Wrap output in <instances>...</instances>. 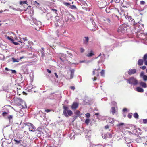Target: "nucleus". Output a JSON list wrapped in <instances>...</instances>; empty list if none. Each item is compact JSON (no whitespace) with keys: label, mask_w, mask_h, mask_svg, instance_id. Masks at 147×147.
Wrapping results in <instances>:
<instances>
[{"label":"nucleus","mask_w":147,"mask_h":147,"mask_svg":"<svg viewBox=\"0 0 147 147\" xmlns=\"http://www.w3.org/2000/svg\"><path fill=\"white\" fill-rule=\"evenodd\" d=\"M119 11L118 9H116L114 11V13L112 15V16L113 18H115L116 17L117 18V19L119 20V17L117 16V15L119 14Z\"/></svg>","instance_id":"0eeeda50"},{"label":"nucleus","mask_w":147,"mask_h":147,"mask_svg":"<svg viewBox=\"0 0 147 147\" xmlns=\"http://www.w3.org/2000/svg\"><path fill=\"white\" fill-rule=\"evenodd\" d=\"M145 3V2L144 1H141L140 2V4L141 5H144Z\"/></svg>","instance_id":"09e8293b"},{"label":"nucleus","mask_w":147,"mask_h":147,"mask_svg":"<svg viewBox=\"0 0 147 147\" xmlns=\"http://www.w3.org/2000/svg\"><path fill=\"white\" fill-rule=\"evenodd\" d=\"M51 11H53L54 13L57 15H58L57 10L56 9H51Z\"/></svg>","instance_id":"a19ab883"},{"label":"nucleus","mask_w":147,"mask_h":147,"mask_svg":"<svg viewBox=\"0 0 147 147\" xmlns=\"http://www.w3.org/2000/svg\"><path fill=\"white\" fill-rule=\"evenodd\" d=\"M140 84L141 86H142L143 88H146L147 87V85L146 83L141 82H140Z\"/></svg>","instance_id":"f3484780"},{"label":"nucleus","mask_w":147,"mask_h":147,"mask_svg":"<svg viewBox=\"0 0 147 147\" xmlns=\"http://www.w3.org/2000/svg\"><path fill=\"white\" fill-rule=\"evenodd\" d=\"M94 55V52L92 51L91 50L89 53H88L86 55V56L88 57H91Z\"/></svg>","instance_id":"2eb2a0df"},{"label":"nucleus","mask_w":147,"mask_h":147,"mask_svg":"<svg viewBox=\"0 0 147 147\" xmlns=\"http://www.w3.org/2000/svg\"><path fill=\"white\" fill-rule=\"evenodd\" d=\"M143 59L144 61H146L147 59V54H145L143 57Z\"/></svg>","instance_id":"c756f323"},{"label":"nucleus","mask_w":147,"mask_h":147,"mask_svg":"<svg viewBox=\"0 0 147 147\" xmlns=\"http://www.w3.org/2000/svg\"><path fill=\"white\" fill-rule=\"evenodd\" d=\"M17 94L19 95H20L22 93V90H21L20 88H17Z\"/></svg>","instance_id":"aec40b11"},{"label":"nucleus","mask_w":147,"mask_h":147,"mask_svg":"<svg viewBox=\"0 0 147 147\" xmlns=\"http://www.w3.org/2000/svg\"><path fill=\"white\" fill-rule=\"evenodd\" d=\"M24 135H27L28 136H29V134L28 132L25 131H24Z\"/></svg>","instance_id":"79ce46f5"},{"label":"nucleus","mask_w":147,"mask_h":147,"mask_svg":"<svg viewBox=\"0 0 147 147\" xmlns=\"http://www.w3.org/2000/svg\"><path fill=\"white\" fill-rule=\"evenodd\" d=\"M63 114L65 117H68L69 116H71L73 115L72 111L71 110H69L68 107L64 105L63 106Z\"/></svg>","instance_id":"f257e3e1"},{"label":"nucleus","mask_w":147,"mask_h":147,"mask_svg":"<svg viewBox=\"0 0 147 147\" xmlns=\"http://www.w3.org/2000/svg\"><path fill=\"white\" fill-rule=\"evenodd\" d=\"M143 122L144 124L147 123V119H143Z\"/></svg>","instance_id":"4c0bfd02"},{"label":"nucleus","mask_w":147,"mask_h":147,"mask_svg":"<svg viewBox=\"0 0 147 147\" xmlns=\"http://www.w3.org/2000/svg\"><path fill=\"white\" fill-rule=\"evenodd\" d=\"M97 79V78L96 77H95L93 78V80L94 81H96V80Z\"/></svg>","instance_id":"69168bd1"},{"label":"nucleus","mask_w":147,"mask_h":147,"mask_svg":"<svg viewBox=\"0 0 147 147\" xmlns=\"http://www.w3.org/2000/svg\"><path fill=\"white\" fill-rule=\"evenodd\" d=\"M129 26L127 24H122L120 26V28H121L120 32H121V33H122L123 34L125 33L127 29V28Z\"/></svg>","instance_id":"20e7f679"},{"label":"nucleus","mask_w":147,"mask_h":147,"mask_svg":"<svg viewBox=\"0 0 147 147\" xmlns=\"http://www.w3.org/2000/svg\"><path fill=\"white\" fill-rule=\"evenodd\" d=\"M54 74L55 75V76H56V77L57 78H58V75L56 73H54Z\"/></svg>","instance_id":"680f3d73"},{"label":"nucleus","mask_w":147,"mask_h":147,"mask_svg":"<svg viewBox=\"0 0 147 147\" xmlns=\"http://www.w3.org/2000/svg\"><path fill=\"white\" fill-rule=\"evenodd\" d=\"M27 1L26 0L24 1H21L20 2V5H23L24 4H26L27 5L28 4H27Z\"/></svg>","instance_id":"7c9ffc66"},{"label":"nucleus","mask_w":147,"mask_h":147,"mask_svg":"<svg viewBox=\"0 0 147 147\" xmlns=\"http://www.w3.org/2000/svg\"><path fill=\"white\" fill-rule=\"evenodd\" d=\"M134 117L136 119H138L139 118V115L137 113H135L133 115Z\"/></svg>","instance_id":"a878e982"},{"label":"nucleus","mask_w":147,"mask_h":147,"mask_svg":"<svg viewBox=\"0 0 147 147\" xmlns=\"http://www.w3.org/2000/svg\"><path fill=\"white\" fill-rule=\"evenodd\" d=\"M90 119L88 118L86 119L85 121V123L87 125H88L90 121Z\"/></svg>","instance_id":"c85d7f7f"},{"label":"nucleus","mask_w":147,"mask_h":147,"mask_svg":"<svg viewBox=\"0 0 147 147\" xmlns=\"http://www.w3.org/2000/svg\"><path fill=\"white\" fill-rule=\"evenodd\" d=\"M143 63V60L142 59H139L138 61V64L139 66L142 65Z\"/></svg>","instance_id":"a211bd4d"},{"label":"nucleus","mask_w":147,"mask_h":147,"mask_svg":"<svg viewBox=\"0 0 147 147\" xmlns=\"http://www.w3.org/2000/svg\"><path fill=\"white\" fill-rule=\"evenodd\" d=\"M47 71L48 72L49 74H51V70H50L49 69H47Z\"/></svg>","instance_id":"bf43d9fd"},{"label":"nucleus","mask_w":147,"mask_h":147,"mask_svg":"<svg viewBox=\"0 0 147 147\" xmlns=\"http://www.w3.org/2000/svg\"><path fill=\"white\" fill-rule=\"evenodd\" d=\"M5 37L7 39H8L9 40L11 41L12 42H13L14 41V40L13 39V37L11 36H7V35H5Z\"/></svg>","instance_id":"dca6fc26"},{"label":"nucleus","mask_w":147,"mask_h":147,"mask_svg":"<svg viewBox=\"0 0 147 147\" xmlns=\"http://www.w3.org/2000/svg\"><path fill=\"white\" fill-rule=\"evenodd\" d=\"M79 106L78 103L76 102H74L71 106V109L73 110H75L77 109Z\"/></svg>","instance_id":"6e6552de"},{"label":"nucleus","mask_w":147,"mask_h":147,"mask_svg":"<svg viewBox=\"0 0 147 147\" xmlns=\"http://www.w3.org/2000/svg\"><path fill=\"white\" fill-rule=\"evenodd\" d=\"M104 127L105 129H107L109 128V127L108 125H107L106 126H105Z\"/></svg>","instance_id":"603ef678"},{"label":"nucleus","mask_w":147,"mask_h":147,"mask_svg":"<svg viewBox=\"0 0 147 147\" xmlns=\"http://www.w3.org/2000/svg\"><path fill=\"white\" fill-rule=\"evenodd\" d=\"M136 141L138 143H140L141 142V138L140 137H138L136 139Z\"/></svg>","instance_id":"bb28decb"},{"label":"nucleus","mask_w":147,"mask_h":147,"mask_svg":"<svg viewBox=\"0 0 147 147\" xmlns=\"http://www.w3.org/2000/svg\"><path fill=\"white\" fill-rule=\"evenodd\" d=\"M123 116L124 117H126V114L125 113L123 112Z\"/></svg>","instance_id":"e2e57ef3"},{"label":"nucleus","mask_w":147,"mask_h":147,"mask_svg":"<svg viewBox=\"0 0 147 147\" xmlns=\"http://www.w3.org/2000/svg\"><path fill=\"white\" fill-rule=\"evenodd\" d=\"M28 43L30 45H32L33 44V42L32 41H28Z\"/></svg>","instance_id":"3c124183"},{"label":"nucleus","mask_w":147,"mask_h":147,"mask_svg":"<svg viewBox=\"0 0 147 147\" xmlns=\"http://www.w3.org/2000/svg\"><path fill=\"white\" fill-rule=\"evenodd\" d=\"M98 6L100 8H104L107 5L106 0H100L98 2Z\"/></svg>","instance_id":"39448f33"},{"label":"nucleus","mask_w":147,"mask_h":147,"mask_svg":"<svg viewBox=\"0 0 147 147\" xmlns=\"http://www.w3.org/2000/svg\"><path fill=\"white\" fill-rule=\"evenodd\" d=\"M136 90L138 92H144V90L140 87H138L136 88Z\"/></svg>","instance_id":"6ab92c4d"},{"label":"nucleus","mask_w":147,"mask_h":147,"mask_svg":"<svg viewBox=\"0 0 147 147\" xmlns=\"http://www.w3.org/2000/svg\"><path fill=\"white\" fill-rule=\"evenodd\" d=\"M144 31L143 30H141V29H139L137 31V33L138 34H139V33H140V34H143L144 36L146 37V38L145 39L146 40H147V33L144 34L143 33Z\"/></svg>","instance_id":"1a4fd4ad"},{"label":"nucleus","mask_w":147,"mask_h":147,"mask_svg":"<svg viewBox=\"0 0 147 147\" xmlns=\"http://www.w3.org/2000/svg\"><path fill=\"white\" fill-rule=\"evenodd\" d=\"M74 73V70H71V74L70 75V78H73Z\"/></svg>","instance_id":"cd10ccee"},{"label":"nucleus","mask_w":147,"mask_h":147,"mask_svg":"<svg viewBox=\"0 0 147 147\" xmlns=\"http://www.w3.org/2000/svg\"><path fill=\"white\" fill-rule=\"evenodd\" d=\"M104 20L106 21V22L108 24H110L111 22L109 18H107L106 19V20Z\"/></svg>","instance_id":"473e14b6"},{"label":"nucleus","mask_w":147,"mask_h":147,"mask_svg":"<svg viewBox=\"0 0 147 147\" xmlns=\"http://www.w3.org/2000/svg\"><path fill=\"white\" fill-rule=\"evenodd\" d=\"M68 55L70 57H72V54L71 53H68Z\"/></svg>","instance_id":"0e129e2a"},{"label":"nucleus","mask_w":147,"mask_h":147,"mask_svg":"<svg viewBox=\"0 0 147 147\" xmlns=\"http://www.w3.org/2000/svg\"><path fill=\"white\" fill-rule=\"evenodd\" d=\"M144 75V72H141L140 73V76L142 78Z\"/></svg>","instance_id":"ea45409f"},{"label":"nucleus","mask_w":147,"mask_h":147,"mask_svg":"<svg viewBox=\"0 0 147 147\" xmlns=\"http://www.w3.org/2000/svg\"><path fill=\"white\" fill-rule=\"evenodd\" d=\"M124 140H125V143L127 144V146H128L129 147H130V144L131 143V141L130 140H129V139L128 138H124Z\"/></svg>","instance_id":"ddd939ff"},{"label":"nucleus","mask_w":147,"mask_h":147,"mask_svg":"<svg viewBox=\"0 0 147 147\" xmlns=\"http://www.w3.org/2000/svg\"><path fill=\"white\" fill-rule=\"evenodd\" d=\"M69 7L72 9H74L75 8H76V7L74 5H70V6Z\"/></svg>","instance_id":"37998d69"},{"label":"nucleus","mask_w":147,"mask_h":147,"mask_svg":"<svg viewBox=\"0 0 147 147\" xmlns=\"http://www.w3.org/2000/svg\"><path fill=\"white\" fill-rule=\"evenodd\" d=\"M70 88L73 90H74L75 88V87L74 86H71L70 87Z\"/></svg>","instance_id":"5fc2aeb1"},{"label":"nucleus","mask_w":147,"mask_h":147,"mask_svg":"<svg viewBox=\"0 0 147 147\" xmlns=\"http://www.w3.org/2000/svg\"><path fill=\"white\" fill-rule=\"evenodd\" d=\"M105 73L104 71L103 70H102L100 72V74L102 76H103Z\"/></svg>","instance_id":"c03bdc74"},{"label":"nucleus","mask_w":147,"mask_h":147,"mask_svg":"<svg viewBox=\"0 0 147 147\" xmlns=\"http://www.w3.org/2000/svg\"><path fill=\"white\" fill-rule=\"evenodd\" d=\"M12 73H14V74H16V70H11Z\"/></svg>","instance_id":"4d7b16f0"},{"label":"nucleus","mask_w":147,"mask_h":147,"mask_svg":"<svg viewBox=\"0 0 147 147\" xmlns=\"http://www.w3.org/2000/svg\"><path fill=\"white\" fill-rule=\"evenodd\" d=\"M140 68L142 69L143 70H144L146 69V66H143L142 67H141Z\"/></svg>","instance_id":"de8ad7c7"},{"label":"nucleus","mask_w":147,"mask_h":147,"mask_svg":"<svg viewBox=\"0 0 147 147\" xmlns=\"http://www.w3.org/2000/svg\"><path fill=\"white\" fill-rule=\"evenodd\" d=\"M89 40V38L88 37H85L84 39H83V44L85 45H88Z\"/></svg>","instance_id":"f8f14e48"},{"label":"nucleus","mask_w":147,"mask_h":147,"mask_svg":"<svg viewBox=\"0 0 147 147\" xmlns=\"http://www.w3.org/2000/svg\"><path fill=\"white\" fill-rule=\"evenodd\" d=\"M85 50L83 48H81L80 49V51L81 53H82L84 52Z\"/></svg>","instance_id":"8fccbe9b"},{"label":"nucleus","mask_w":147,"mask_h":147,"mask_svg":"<svg viewBox=\"0 0 147 147\" xmlns=\"http://www.w3.org/2000/svg\"><path fill=\"white\" fill-rule=\"evenodd\" d=\"M14 140L15 142V144L17 145H18L19 144H20L22 142V141L20 140H17L15 139H14Z\"/></svg>","instance_id":"412c9836"},{"label":"nucleus","mask_w":147,"mask_h":147,"mask_svg":"<svg viewBox=\"0 0 147 147\" xmlns=\"http://www.w3.org/2000/svg\"><path fill=\"white\" fill-rule=\"evenodd\" d=\"M7 117L8 119L9 120H10L13 117H12V116L11 115H9L7 116Z\"/></svg>","instance_id":"58836bf2"},{"label":"nucleus","mask_w":147,"mask_h":147,"mask_svg":"<svg viewBox=\"0 0 147 147\" xmlns=\"http://www.w3.org/2000/svg\"><path fill=\"white\" fill-rule=\"evenodd\" d=\"M102 137L105 139H107L108 138H111L112 136L110 133H107V134H103L102 135Z\"/></svg>","instance_id":"423d86ee"},{"label":"nucleus","mask_w":147,"mask_h":147,"mask_svg":"<svg viewBox=\"0 0 147 147\" xmlns=\"http://www.w3.org/2000/svg\"><path fill=\"white\" fill-rule=\"evenodd\" d=\"M129 22H134V24H135L134 20L133 19L131 16H129V19L128 20Z\"/></svg>","instance_id":"393cba45"},{"label":"nucleus","mask_w":147,"mask_h":147,"mask_svg":"<svg viewBox=\"0 0 147 147\" xmlns=\"http://www.w3.org/2000/svg\"><path fill=\"white\" fill-rule=\"evenodd\" d=\"M111 111L112 114H114L116 112V109L114 107H112L111 108Z\"/></svg>","instance_id":"5701e85b"},{"label":"nucleus","mask_w":147,"mask_h":147,"mask_svg":"<svg viewBox=\"0 0 147 147\" xmlns=\"http://www.w3.org/2000/svg\"><path fill=\"white\" fill-rule=\"evenodd\" d=\"M46 17L48 20H51L53 18V15L50 13H47L46 15Z\"/></svg>","instance_id":"4468645a"},{"label":"nucleus","mask_w":147,"mask_h":147,"mask_svg":"<svg viewBox=\"0 0 147 147\" xmlns=\"http://www.w3.org/2000/svg\"><path fill=\"white\" fill-rule=\"evenodd\" d=\"M24 41H27L28 40H27V38L26 37H25L24 38H23L22 39Z\"/></svg>","instance_id":"864d4df0"},{"label":"nucleus","mask_w":147,"mask_h":147,"mask_svg":"<svg viewBox=\"0 0 147 147\" xmlns=\"http://www.w3.org/2000/svg\"><path fill=\"white\" fill-rule=\"evenodd\" d=\"M132 113H129L128 115L127 116L129 119H131L132 117Z\"/></svg>","instance_id":"c9c22d12"},{"label":"nucleus","mask_w":147,"mask_h":147,"mask_svg":"<svg viewBox=\"0 0 147 147\" xmlns=\"http://www.w3.org/2000/svg\"><path fill=\"white\" fill-rule=\"evenodd\" d=\"M85 115L86 117L87 118L89 117L90 116V114L89 113H87Z\"/></svg>","instance_id":"49530a36"},{"label":"nucleus","mask_w":147,"mask_h":147,"mask_svg":"<svg viewBox=\"0 0 147 147\" xmlns=\"http://www.w3.org/2000/svg\"><path fill=\"white\" fill-rule=\"evenodd\" d=\"M12 60L13 62H19V60L17 59H16L14 58H12Z\"/></svg>","instance_id":"72a5a7b5"},{"label":"nucleus","mask_w":147,"mask_h":147,"mask_svg":"<svg viewBox=\"0 0 147 147\" xmlns=\"http://www.w3.org/2000/svg\"><path fill=\"white\" fill-rule=\"evenodd\" d=\"M142 78L143 79V80L144 81H146L147 80V76L146 75H144V76Z\"/></svg>","instance_id":"f704fd0d"},{"label":"nucleus","mask_w":147,"mask_h":147,"mask_svg":"<svg viewBox=\"0 0 147 147\" xmlns=\"http://www.w3.org/2000/svg\"><path fill=\"white\" fill-rule=\"evenodd\" d=\"M63 4L69 7L70 6V4L69 3H68L66 2H64L63 3Z\"/></svg>","instance_id":"e433bc0d"},{"label":"nucleus","mask_w":147,"mask_h":147,"mask_svg":"<svg viewBox=\"0 0 147 147\" xmlns=\"http://www.w3.org/2000/svg\"><path fill=\"white\" fill-rule=\"evenodd\" d=\"M31 9H32V8L31 7V6H29L26 9H24V11H29L30 12V10Z\"/></svg>","instance_id":"4be33fe9"},{"label":"nucleus","mask_w":147,"mask_h":147,"mask_svg":"<svg viewBox=\"0 0 147 147\" xmlns=\"http://www.w3.org/2000/svg\"><path fill=\"white\" fill-rule=\"evenodd\" d=\"M75 114L77 115H79L80 113V112L79 110H76L74 112Z\"/></svg>","instance_id":"2f4dec72"},{"label":"nucleus","mask_w":147,"mask_h":147,"mask_svg":"<svg viewBox=\"0 0 147 147\" xmlns=\"http://www.w3.org/2000/svg\"><path fill=\"white\" fill-rule=\"evenodd\" d=\"M136 72V69H129L128 71V74L131 75L135 74Z\"/></svg>","instance_id":"9d476101"},{"label":"nucleus","mask_w":147,"mask_h":147,"mask_svg":"<svg viewBox=\"0 0 147 147\" xmlns=\"http://www.w3.org/2000/svg\"><path fill=\"white\" fill-rule=\"evenodd\" d=\"M129 16L128 15V14H127L126 15H125V18L127 20H128L129 19Z\"/></svg>","instance_id":"a18cd8bd"},{"label":"nucleus","mask_w":147,"mask_h":147,"mask_svg":"<svg viewBox=\"0 0 147 147\" xmlns=\"http://www.w3.org/2000/svg\"><path fill=\"white\" fill-rule=\"evenodd\" d=\"M127 109L126 108H125L123 110V112H124L125 111H127Z\"/></svg>","instance_id":"6e6d98bb"},{"label":"nucleus","mask_w":147,"mask_h":147,"mask_svg":"<svg viewBox=\"0 0 147 147\" xmlns=\"http://www.w3.org/2000/svg\"><path fill=\"white\" fill-rule=\"evenodd\" d=\"M8 114H9V113H8V112H5L3 111V112L2 113V115L4 117H5V116H7Z\"/></svg>","instance_id":"b1692460"},{"label":"nucleus","mask_w":147,"mask_h":147,"mask_svg":"<svg viewBox=\"0 0 147 147\" xmlns=\"http://www.w3.org/2000/svg\"><path fill=\"white\" fill-rule=\"evenodd\" d=\"M45 111L46 112H50L51 111V110H50V109H46L45 110Z\"/></svg>","instance_id":"052dcab7"},{"label":"nucleus","mask_w":147,"mask_h":147,"mask_svg":"<svg viewBox=\"0 0 147 147\" xmlns=\"http://www.w3.org/2000/svg\"><path fill=\"white\" fill-rule=\"evenodd\" d=\"M125 80L127 83L131 85L136 86L138 84V80L134 77H131L128 79H126Z\"/></svg>","instance_id":"f03ea898"},{"label":"nucleus","mask_w":147,"mask_h":147,"mask_svg":"<svg viewBox=\"0 0 147 147\" xmlns=\"http://www.w3.org/2000/svg\"><path fill=\"white\" fill-rule=\"evenodd\" d=\"M24 125L28 127L29 130L30 131L34 132L35 131L36 128L32 124L29 123H24Z\"/></svg>","instance_id":"7ed1b4c3"},{"label":"nucleus","mask_w":147,"mask_h":147,"mask_svg":"<svg viewBox=\"0 0 147 147\" xmlns=\"http://www.w3.org/2000/svg\"><path fill=\"white\" fill-rule=\"evenodd\" d=\"M22 93L23 94H24V95H27V94L25 92H24V91H23L22 92Z\"/></svg>","instance_id":"338daca9"},{"label":"nucleus","mask_w":147,"mask_h":147,"mask_svg":"<svg viewBox=\"0 0 147 147\" xmlns=\"http://www.w3.org/2000/svg\"><path fill=\"white\" fill-rule=\"evenodd\" d=\"M10 107V106L8 105H5L4 107V108L3 109V111L5 112H8V113L9 114V111L8 108Z\"/></svg>","instance_id":"9b49d317"},{"label":"nucleus","mask_w":147,"mask_h":147,"mask_svg":"<svg viewBox=\"0 0 147 147\" xmlns=\"http://www.w3.org/2000/svg\"><path fill=\"white\" fill-rule=\"evenodd\" d=\"M12 43H13L14 45H18L19 44L18 43L15 42H14V41L13 42H12Z\"/></svg>","instance_id":"13d9d810"},{"label":"nucleus","mask_w":147,"mask_h":147,"mask_svg":"<svg viewBox=\"0 0 147 147\" xmlns=\"http://www.w3.org/2000/svg\"><path fill=\"white\" fill-rule=\"evenodd\" d=\"M144 64L146 65H147V61L146 60V61H144Z\"/></svg>","instance_id":"774afa93"}]
</instances>
